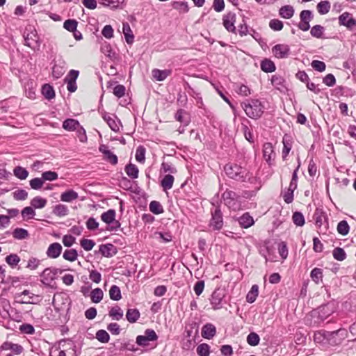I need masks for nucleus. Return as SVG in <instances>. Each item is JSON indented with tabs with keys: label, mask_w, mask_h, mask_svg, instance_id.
<instances>
[{
	"label": "nucleus",
	"mask_w": 356,
	"mask_h": 356,
	"mask_svg": "<svg viewBox=\"0 0 356 356\" xmlns=\"http://www.w3.org/2000/svg\"><path fill=\"white\" fill-rule=\"evenodd\" d=\"M241 106L249 118L255 120L261 117L265 108L263 104L256 99H252L248 100L247 102H243Z\"/></svg>",
	"instance_id": "obj_1"
},
{
	"label": "nucleus",
	"mask_w": 356,
	"mask_h": 356,
	"mask_svg": "<svg viewBox=\"0 0 356 356\" xmlns=\"http://www.w3.org/2000/svg\"><path fill=\"white\" fill-rule=\"evenodd\" d=\"M226 175L231 179L236 181H246L247 173L240 165L237 164L228 163L225 168Z\"/></svg>",
	"instance_id": "obj_2"
},
{
	"label": "nucleus",
	"mask_w": 356,
	"mask_h": 356,
	"mask_svg": "<svg viewBox=\"0 0 356 356\" xmlns=\"http://www.w3.org/2000/svg\"><path fill=\"white\" fill-rule=\"evenodd\" d=\"M348 332L345 328H340L332 332H326L327 341L332 346L341 344L346 338Z\"/></svg>",
	"instance_id": "obj_3"
},
{
	"label": "nucleus",
	"mask_w": 356,
	"mask_h": 356,
	"mask_svg": "<svg viewBox=\"0 0 356 356\" xmlns=\"http://www.w3.org/2000/svg\"><path fill=\"white\" fill-rule=\"evenodd\" d=\"M225 204L229 209L236 211L239 209L240 203L238 202L239 195L234 191L226 190L222 195Z\"/></svg>",
	"instance_id": "obj_4"
},
{
	"label": "nucleus",
	"mask_w": 356,
	"mask_h": 356,
	"mask_svg": "<svg viewBox=\"0 0 356 356\" xmlns=\"http://www.w3.org/2000/svg\"><path fill=\"white\" fill-rule=\"evenodd\" d=\"M211 218L210 220L209 226L213 230H220L223 226V218L220 205H218L214 210H211Z\"/></svg>",
	"instance_id": "obj_5"
},
{
	"label": "nucleus",
	"mask_w": 356,
	"mask_h": 356,
	"mask_svg": "<svg viewBox=\"0 0 356 356\" xmlns=\"http://www.w3.org/2000/svg\"><path fill=\"white\" fill-rule=\"evenodd\" d=\"M334 312V305L332 303H327L321 305L316 309L313 311V315H317L321 321H323Z\"/></svg>",
	"instance_id": "obj_6"
},
{
	"label": "nucleus",
	"mask_w": 356,
	"mask_h": 356,
	"mask_svg": "<svg viewBox=\"0 0 356 356\" xmlns=\"http://www.w3.org/2000/svg\"><path fill=\"white\" fill-rule=\"evenodd\" d=\"M144 335H138L136 337V343L140 346H146L149 341H154L158 339V335L152 329H147Z\"/></svg>",
	"instance_id": "obj_7"
},
{
	"label": "nucleus",
	"mask_w": 356,
	"mask_h": 356,
	"mask_svg": "<svg viewBox=\"0 0 356 356\" xmlns=\"http://www.w3.org/2000/svg\"><path fill=\"white\" fill-rule=\"evenodd\" d=\"M25 45L31 47L33 49H39L40 42L39 41V36L35 30L29 31V33L24 34Z\"/></svg>",
	"instance_id": "obj_8"
},
{
	"label": "nucleus",
	"mask_w": 356,
	"mask_h": 356,
	"mask_svg": "<svg viewBox=\"0 0 356 356\" xmlns=\"http://www.w3.org/2000/svg\"><path fill=\"white\" fill-rule=\"evenodd\" d=\"M225 296V292L222 289H216L212 293L210 299L211 305L213 309H220L222 307V301Z\"/></svg>",
	"instance_id": "obj_9"
},
{
	"label": "nucleus",
	"mask_w": 356,
	"mask_h": 356,
	"mask_svg": "<svg viewBox=\"0 0 356 356\" xmlns=\"http://www.w3.org/2000/svg\"><path fill=\"white\" fill-rule=\"evenodd\" d=\"M339 24L349 30H353L356 26V19L348 12H344L339 17Z\"/></svg>",
	"instance_id": "obj_10"
},
{
	"label": "nucleus",
	"mask_w": 356,
	"mask_h": 356,
	"mask_svg": "<svg viewBox=\"0 0 356 356\" xmlns=\"http://www.w3.org/2000/svg\"><path fill=\"white\" fill-rule=\"evenodd\" d=\"M236 14L232 12L225 15L222 17V24L226 30L229 32L236 33Z\"/></svg>",
	"instance_id": "obj_11"
},
{
	"label": "nucleus",
	"mask_w": 356,
	"mask_h": 356,
	"mask_svg": "<svg viewBox=\"0 0 356 356\" xmlns=\"http://www.w3.org/2000/svg\"><path fill=\"white\" fill-rule=\"evenodd\" d=\"M272 52L277 58H285L289 56V46L285 44H278L272 48Z\"/></svg>",
	"instance_id": "obj_12"
},
{
	"label": "nucleus",
	"mask_w": 356,
	"mask_h": 356,
	"mask_svg": "<svg viewBox=\"0 0 356 356\" xmlns=\"http://www.w3.org/2000/svg\"><path fill=\"white\" fill-rule=\"evenodd\" d=\"M263 156L269 165H272V161L275 159V153L273 145L270 143H266L263 145Z\"/></svg>",
	"instance_id": "obj_13"
},
{
	"label": "nucleus",
	"mask_w": 356,
	"mask_h": 356,
	"mask_svg": "<svg viewBox=\"0 0 356 356\" xmlns=\"http://www.w3.org/2000/svg\"><path fill=\"white\" fill-rule=\"evenodd\" d=\"M62 250V245L59 243L55 242L49 245L46 254L49 258L56 259L60 255Z\"/></svg>",
	"instance_id": "obj_14"
},
{
	"label": "nucleus",
	"mask_w": 356,
	"mask_h": 356,
	"mask_svg": "<svg viewBox=\"0 0 356 356\" xmlns=\"http://www.w3.org/2000/svg\"><path fill=\"white\" fill-rule=\"evenodd\" d=\"M2 350H10L14 355H19L24 351L22 346L18 343H14L10 341H5L1 346Z\"/></svg>",
	"instance_id": "obj_15"
},
{
	"label": "nucleus",
	"mask_w": 356,
	"mask_h": 356,
	"mask_svg": "<svg viewBox=\"0 0 356 356\" xmlns=\"http://www.w3.org/2000/svg\"><path fill=\"white\" fill-rule=\"evenodd\" d=\"M99 251L105 257H112L115 255L118 252L116 247L111 244H102L99 247Z\"/></svg>",
	"instance_id": "obj_16"
},
{
	"label": "nucleus",
	"mask_w": 356,
	"mask_h": 356,
	"mask_svg": "<svg viewBox=\"0 0 356 356\" xmlns=\"http://www.w3.org/2000/svg\"><path fill=\"white\" fill-rule=\"evenodd\" d=\"M216 334V328L211 323H206L202 328V337L207 339H211Z\"/></svg>",
	"instance_id": "obj_17"
},
{
	"label": "nucleus",
	"mask_w": 356,
	"mask_h": 356,
	"mask_svg": "<svg viewBox=\"0 0 356 356\" xmlns=\"http://www.w3.org/2000/svg\"><path fill=\"white\" fill-rule=\"evenodd\" d=\"M237 221L242 228H249L254 225V221L253 218L248 212L243 213L241 216L237 218Z\"/></svg>",
	"instance_id": "obj_18"
},
{
	"label": "nucleus",
	"mask_w": 356,
	"mask_h": 356,
	"mask_svg": "<svg viewBox=\"0 0 356 356\" xmlns=\"http://www.w3.org/2000/svg\"><path fill=\"white\" fill-rule=\"evenodd\" d=\"M41 280L40 282L45 286H49L51 282L55 280L51 268H45L40 275Z\"/></svg>",
	"instance_id": "obj_19"
},
{
	"label": "nucleus",
	"mask_w": 356,
	"mask_h": 356,
	"mask_svg": "<svg viewBox=\"0 0 356 356\" xmlns=\"http://www.w3.org/2000/svg\"><path fill=\"white\" fill-rule=\"evenodd\" d=\"M313 218L316 226L321 229L323 225V220H325V221L327 220L326 213L321 209L317 208L314 213Z\"/></svg>",
	"instance_id": "obj_20"
},
{
	"label": "nucleus",
	"mask_w": 356,
	"mask_h": 356,
	"mask_svg": "<svg viewBox=\"0 0 356 356\" xmlns=\"http://www.w3.org/2000/svg\"><path fill=\"white\" fill-rule=\"evenodd\" d=\"M65 62L60 61L58 64H55L52 68V74L54 78L59 79L65 72Z\"/></svg>",
	"instance_id": "obj_21"
},
{
	"label": "nucleus",
	"mask_w": 356,
	"mask_h": 356,
	"mask_svg": "<svg viewBox=\"0 0 356 356\" xmlns=\"http://www.w3.org/2000/svg\"><path fill=\"white\" fill-rule=\"evenodd\" d=\"M78 193L72 189L67 190L60 195V200L65 202H71L78 198Z\"/></svg>",
	"instance_id": "obj_22"
},
{
	"label": "nucleus",
	"mask_w": 356,
	"mask_h": 356,
	"mask_svg": "<svg viewBox=\"0 0 356 356\" xmlns=\"http://www.w3.org/2000/svg\"><path fill=\"white\" fill-rule=\"evenodd\" d=\"M171 74V70H161L159 69H154L152 70V75L154 78L159 81H164Z\"/></svg>",
	"instance_id": "obj_23"
},
{
	"label": "nucleus",
	"mask_w": 356,
	"mask_h": 356,
	"mask_svg": "<svg viewBox=\"0 0 356 356\" xmlns=\"http://www.w3.org/2000/svg\"><path fill=\"white\" fill-rule=\"evenodd\" d=\"M103 118L107 122L108 125L109 126L112 131L115 132L119 131V124L120 123V120L116 121L114 118L111 117L108 114H104L103 115Z\"/></svg>",
	"instance_id": "obj_24"
},
{
	"label": "nucleus",
	"mask_w": 356,
	"mask_h": 356,
	"mask_svg": "<svg viewBox=\"0 0 356 356\" xmlns=\"http://www.w3.org/2000/svg\"><path fill=\"white\" fill-rule=\"evenodd\" d=\"M122 32L124 35L126 42L131 44L134 42V35L128 22L123 23Z\"/></svg>",
	"instance_id": "obj_25"
},
{
	"label": "nucleus",
	"mask_w": 356,
	"mask_h": 356,
	"mask_svg": "<svg viewBox=\"0 0 356 356\" xmlns=\"http://www.w3.org/2000/svg\"><path fill=\"white\" fill-rule=\"evenodd\" d=\"M260 67L265 72H273L276 70L275 63L268 58H264L261 61Z\"/></svg>",
	"instance_id": "obj_26"
},
{
	"label": "nucleus",
	"mask_w": 356,
	"mask_h": 356,
	"mask_svg": "<svg viewBox=\"0 0 356 356\" xmlns=\"http://www.w3.org/2000/svg\"><path fill=\"white\" fill-rule=\"evenodd\" d=\"M279 15L284 19H290L294 15V9L292 6L286 5L281 7L279 10Z\"/></svg>",
	"instance_id": "obj_27"
},
{
	"label": "nucleus",
	"mask_w": 356,
	"mask_h": 356,
	"mask_svg": "<svg viewBox=\"0 0 356 356\" xmlns=\"http://www.w3.org/2000/svg\"><path fill=\"white\" fill-rule=\"evenodd\" d=\"M108 315L113 320L120 321L122 318L124 313L123 310L118 305H115L111 308Z\"/></svg>",
	"instance_id": "obj_28"
},
{
	"label": "nucleus",
	"mask_w": 356,
	"mask_h": 356,
	"mask_svg": "<svg viewBox=\"0 0 356 356\" xmlns=\"http://www.w3.org/2000/svg\"><path fill=\"white\" fill-rule=\"evenodd\" d=\"M80 125L78 120L68 118L63 122V128L67 131H75Z\"/></svg>",
	"instance_id": "obj_29"
},
{
	"label": "nucleus",
	"mask_w": 356,
	"mask_h": 356,
	"mask_svg": "<svg viewBox=\"0 0 356 356\" xmlns=\"http://www.w3.org/2000/svg\"><path fill=\"white\" fill-rule=\"evenodd\" d=\"M116 212L114 209H108L101 215V220L107 225H111L115 218Z\"/></svg>",
	"instance_id": "obj_30"
},
{
	"label": "nucleus",
	"mask_w": 356,
	"mask_h": 356,
	"mask_svg": "<svg viewBox=\"0 0 356 356\" xmlns=\"http://www.w3.org/2000/svg\"><path fill=\"white\" fill-rule=\"evenodd\" d=\"M125 172L131 179H134L138 177V168L131 163L127 164L124 168Z\"/></svg>",
	"instance_id": "obj_31"
},
{
	"label": "nucleus",
	"mask_w": 356,
	"mask_h": 356,
	"mask_svg": "<svg viewBox=\"0 0 356 356\" xmlns=\"http://www.w3.org/2000/svg\"><path fill=\"white\" fill-rule=\"evenodd\" d=\"M140 316V312L137 309H128L126 313V318L130 323H136Z\"/></svg>",
	"instance_id": "obj_32"
},
{
	"label": "nucleus",
	"mask_w": 356,
	"mask_h": 356,
	"mask_svg": "<svg viewBox=\"0 0 356 356\" xmlns=\"http://www.w3.org/2000/svg\"><path fill=\"white\" fill-rule=\"evenodd\" d=\"M175 118L177 121L183 123L186 126L188 125L190 122L188 114L184 109H179L177 111Z\"/></svg>",
	"instance_id": "obj_33"
},
{
	"label": "nucleus",
	"mask_w": 356,
	"mask_h": 356,
	"mask_svg": "<svg viewBox=\"0 0 356 356\" xmlns=\"http://www.w3.org/2000/svg\"><path fill=\"white\" fill-rule=\"evenodd\" d=\"M175 178L171 175H166L161 181V186L164 191L170 190L172 188Z\"/></svg>",
	"instance_id": "obj_34"
},
{
	"label": "nucleus",
	"mask_w": 356,
	"mask_h": 356,
	"mask_svg": "<svg viewBox=\"0 0 356 356\" xmlns=\"http://www.w3.org/2000/svg\"><path fill=\"white\" fill-rule=\"evenodd\" d=\"M248 181L250 183V184L252 185L254 188L252 191L251 195H255L257 192L261 188L262 186L261 180L257 177L250 176L248 177Z\"/></svg>",
	"instance_id": "obj_35"
},
{
	"label": "nucleus",
	"mask_w": 356,
	"mask_h": 356,
	"mask_svg": "<svg viewBox=\"0 0 356 356\" xmlns=\"http://www.w3.org/2000/svg\"><path fill=\"white\" fill-rule=\"evenodd\" d=\"M42 93L48 100H51L55 97V91L54 88L48 83L44 84L42 87Z\"/></svg>",
	"instance_id": "obj_36"
},
{
	"label": "nucleus",
	"mask_w": 356,
	"mask_h": 356,
	"mask_svg": "<svg viewBox=\"0 0 356 356\" xmlns=\"http://www.w3.org/2000/svg\"><path fill=\"white\" fill-rule=\"evenodd\" d=\"M259 286L257 284L252 286L250 291L246 296V301L249 303H253L258 296Z\"/></svg>",
	"instance_id": "obj_37"
},
{
	"label": "nucleus",
	"mask_w": 356,
	"mask_h": 356,
	"mask_svg": "<svg viewBox=\"0 0 356 356\" xmlns=\"http://www.w3.org/2000/svg\"><path fill=\"white\" fill-rule=\"evenodd\" d=\"M68 208L64 204H56L53 209V213L58 217H63L68 214Z\"/></svg>",
	"instance_id": "obj_38"
},
{
	"label": "nucleus",
	"mask_w": 356,
	"mask_h": 356,
	"mask_svg": "<svg viewBox=\"0 0 356 356\" xmlns=\"http://www.w3.org/2000/svg\"><path fill=\"white\" fill-rule=\"evenodd\" d=\"M149 211L156 215L161 214L164 212L161 204L156 200H153L149 203Z\"/></svg>",
	"instance_id": "obj_39"
},
{
	"label": "nucleus",
	"mask_w": 356,
	"mask_h": 356,
	"mask_svg": "<svg viewBox=\"0 0 356 356\" xmlns=\"http://www.w3.org/2000/svg\"><path fill=\"white\" fill-rule=\"evenodd\" d=\"M47 200L40 196H36L31 201V205L34 209H42L47 204Z\"/></svg>",
	"instance_id": "obj_40"
},
{
	"label": "nucleus",
	"mask_w": 356,
	"mask_h": 356,
	"mask_svg": "<svg viewBox=\"0 0 356 356\" xmlns=\"http://www.w3.org/2000/svg\"><path fill=\"white\" fill-rule=\"evenodd\" d=\"M13 174L20 180H24L27 178L29 172L26 168L22 166H17L13 170Z\"/></svg>",
	"instance_id": "obj_41"
},
{
	"label": "nucleus",
	"mask_w": 356,
	"mask_h": 356,
	"mask_svg": "<svg viewBox=\"0 0 356 356\" xmlns=\"http://www.w3.org/2000/svg\"><path fill=\"white\" fill-rule=\"evenodd\" d=\"M13 236L15 239L23 240L29 236V232L23 228H16L13 232Z\"/></svg>",
	"instance_id": "obj_42"
},
{
	"label": "nucleus",
	"mask_w": 356,
	"mask_h": 356,
	"mask_svg": "<svg viewBox=\"0 0 356 356\" xmlns=\"http://www.w3.org/2000/svg\"><path fill=\"white\" fill-rule=\"evenodd\" d=\"M63 257L69 261H74L77 259L78 252L75 249H67L64 251Z\"/></svg>",
	"instance_id": "obj_43"
},
{
	"label": "nucleus",
	"mask_w": 356,
	"mask_h": 356,
	"mask_svg": "<svg viewBox=\"0 0 356 356\" xmlns=\"http://www.w3.org/2000/svg\"><path fill=\"white\" fill-rule=\"evenodd\" d=\"M123 3L124 0H100L99 1L100 4L104 6H109L113 10L120 8Z\"/></svg>",
	"instance_id": "obj_44"
},
{
	"label": "nucleus",
	"mask_w": 356,
	"mask_h": 356,
	"mask_svg": "<svg viewBox=\"0 0 356 356\" xmlns=\"http://www.w3.org/2000/svg\"><path fill=\"white\" fill-rule=\"evenodd\" d=\"M103 296L104 293L100 288H96L90 293V298L94 303H99L102 300Z\"/></svg>",
	"instance_id": "obj_45"
},
{
	"label": "nucleus",
	"mask_w": 356,
	"mask_h": 356,
	"mask_svg": "<svg viewBox=\"0 0 356 356\" xmlns=\"http://www.w3.org/2000/svg\"><path fill=\"white\" fill-rule=\"evenodd\" d=\"M312 280L316 283L319 284L323 279V270L319 268H314L310 273Z\"/></svg>",
	"instance_id": "obj_46"
},
{
	"label": "nucleus",
	"mask_w": 356,
	"mask_h": 356,
	"mask_svg": "<svg viewBox=\"0 0 356 356\" xmlns=\"http://www.w3.org/2000/svg\"><path fill=\"white\" fill-rule=\"evenodd\" d=\"M110 298L113 300L118 301L122 298L121 291L116 285H112L109 290Z\"/></svg>",
	"instance_id": "obj_47"
},
{
	"label": "nucleus",
	"mask_w": 356,
	"mask_h": 356,
	"mask_svg": "<svg viewBox=\"0 0 356 356\" xmlns=\"http://www.w3.org/2000/svg\"><path fill=\"white\" fill-rule=\"evenodd\" d=\"M172 7L179 13H186L189 10V7L186 1H174L172 3Z\"/></svg>",
	"instance_id": "obj_48"
},
{
	"label": "nucleus",
	"mask_w": 356,
	"mask_h": 356,
	"mask_svg": "<svg viewBox=\"0 0 356 356\" xmlns=\"http://www.w3.org/2000/svg\"><path fill=\"white\" fill-rule=\"evenodd\" d=\"M298 166L293 172L292 177H291V181L289 184V188L294 189V190H296L297 188V186H298V172L299 168L300 166V161L299 159H298Z\"/></svg>",
	"instance_id": "obj_49"
},
{
	"label": "nucleus",
	"mask_w": 356,
	"mask_h": 356,
	"mask_svg": "<svg viewBox=\"0 0 356 356\" xmlns=\"http://www.w3.org/2000/svg\"><path fill=\"white\" fill-rule=\"evenodd\" d=\"M317 10L321 15L327 14L330 10V3L327 0L321 1L317 4Z\"/></svg>",
	"instance_id": "obj_50"
},
{
	"label": "nucleus",
	"mask_w": 356,
	"mask_h": 356,
	"mask_svg": "<svg viewBox=\"0 0 356 356\" xmlns=\"http://www.w3.org/2000/svg\"><path fill=\"white\" fill-rule=\"evenodd\" d=\"M333 257L339 261H342L346 259V253L341 248L337 247L333 250Z\"/></svg>",
	"instance_id": "obj_51"
},
{
	"label": "nucleus",
	"mask_w": 356,
	"mask_h": 356,
	"mask_svg": "<svg viewBox=\"0 0 356 356\" xmlns=\"http://www.w3.org/2000/svg\"><path fill=\"white\" fill-rule=\"evenodd\" d=\"M246 341L250 346H256L259 345L260 338L256 332H252L247 336Z\"/></svg>",
	"instance_id": "obj_52"
},
{
	"label": "nucleus",
	"mask_w": 356,
	"mask_h": 356,
	"mask_svg": "<svg viewBox=\"0 0 356 356\" xmlns=\"http://www.w3.org/2000/svg\"><path fill=\"white\" fill-rule=\"evenodd\" d=\"M293 222L296 226L302 227L305 225V217L300 211H296L292 216Z\"/></svg>",
	"instance_id": "obj_53"
},
{
	"label": "nucleus",
	"mask_w": 356,
	"mask_h": 356,
	"mask_svg": "<svg viewBox=\"0 0 356 356\" xmlns=\"http://www.w3.org/2000/svg\"><path fill=\"white\" fill-rule=\"evenodd\" d=\"M337 232L342 236H346L350 229L349 225L346 220H341L337 225Z\"/></svg>",
	"instance_id": "obj_54"
},
{
	"label": "nucleus",
	"mask_w": 356,
	"mask_h": 356,
	"mask_svg": "<svg viewBox=\"0 0 356 356\" xmlns=\"http://www.w3.org/2000/svg\"><path fill=\"white\" fill-rule=\"evenodd\" d=\"M325 31V28L321 25L314 26L310 31L311 35L316 38H323V34Z\"/></svg>",
	"instance_id": "obj_55"
},
{
	"label": "nucleus",
	"mask_w": 356,
	"mask_h": 356,
	"mask_svg": "<svg viewBox=\"0 0 356 356\" xmlns=\"http://www.w3.org/2000/svg\"><path fill=\"white\" fill-rule=\"evenodd\" d=\"M96 339L101 343H107L109 341L110 336L104 330H99L96 332Z\"/></svg>",
	"instance_id": "obj_56"
},
{
	"label": "nucleus",
	"mask_w": 356,
	"mask_h": 356,
	"mask_svg": "<svg viewBox=\"0 0 356 356\" xmlns=\"http://www.w3.org/2000/svg\"><path fill=\"white\" fill-rule=\"evenodd\" d=\"M283 149H282V158L283 159H285L286 156H288L290 150L291 149V142L290 140H287L286 137H284L283 138Z\"/></svg>",
	"instance_id": "obj_57"
},
{
	"label": "nucleus",
	"mask_w": 356,
	"mask_h": 356,
	"mask_svg": "<svg viewBox=\"0 0 356 356\" xmlns=\"http://www.w3.org/2000/svg\"><path fill=\"white\" fill-rule=\"evenodd\" d=\"M197 353L199 356H209L210 346L207 343H202L197 347Z\"/></svg>",
	"instance_id": "obj_58"
},
{
	"label": "nucleus",
	"mask_w": 356,
	"mask_h": 356,
	"mask_svg": "<svg viewBox=\"0 0 356 356\" xmlns=\"http://www.w3.org/2000/svg\"><path fill=\"white\" fill-rule=\"evenodd\" d=\"M284 78L280 75H273L271 78L272 85L277 88V89H280V88L284 87Z\"/></svg>",
	"instance_id": "obj_59"
},
{
	"label": "nucleus",
	"mask_w": 356,
	"mask_h": 356,
	"mask_svg": "<svg viewBox=\"0 0 356 356\" xmlns=\"http://www.w3.org/2000/svg\"><path fill=\"white\" fill-rule=\"evenodd\" d=\"M136 159L139 163H144L145 160V148L140 145L137 147L136 152Z\"/></svg>",
	"instance_id": "obj_60"
},
{
	"label": "nucleus",
	"mask_w": 356,
	"mask_h": 356,
	"mask_svg": "<svg viewBox=\"0 0 356 356\" xmlns=\"http://www.w3.org/2000/svg\"><path fill=\"white\" fill-rule=\"evenodd\" d=\"M78 22L75 19H67L63 24V27L67 31L72 32L73 31H76V29L77 28Z\"/></svg>",
	"instance_id": "obj_61"
},
{
	"label": "nucleus",
	"mask_w": 356,
	"mask_h": 356,
	"mask_svg": "<svg viewBox=\"0 0 356 356\" xmlns=\"http://www.w3.org/2000/svg\"><path fill=\"white\" fill-rule=\"evenodd\" d=\"M58 175L54 171H45L42 173L43 181H54L58 179Z\"/></svg>",
	"instance_id": "obj_62"
},
{
	"label": "nucleus",
	"mask_w": 356,
	"mask_h": 356,
	"mask_svg": "<svg viewBox=\"0 0 356 356\" xmlns=\"http://www.w3.org/2000/svg\"><path fill=\"white\" fill-rule=\"evenodd\" d=\"M6 261L11 267L16 266L20 261L19 257L15 254H10L6 258Z\"/></svg>",
	"instance_id": "obj_63"
},
{
	"label": "nucleus",
	"mask_w": 356,
	"mask_h": 356,
	"mask_svg": "<svg viewBox=\"0 0 356 356\" xmlns=\"http://www.w3.org/2000/svg\"><path fill=\"white\" fill-rule=\"evenodd\" d=\"M43 184H44V181H43L42 177H41V178L36 177V178L32 179L29 181L30 186L31 187V188H33L34 190L40 189L42 187Z\"/></svg>",
	"instance_id": "obj_64"
}]
</instances>
